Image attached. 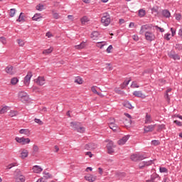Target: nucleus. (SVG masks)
<instances>
[{
  "label": "nucleus",
  "instance_id": "41",
  "mask_svg": "<svg viewBox=\"0 0 182 182\" xmlns=\"http://www.w3.org/2000/svg\"><path fill=\"white\" fill-rule=\"evenodd\" d=\"M105 45H106V42L102 41V42L97 43V48H100V49H102L103 46H105Z\"/></svg>",
  "mask_w": 182,
  "mask_h": 182
},
{
  "label": "nucleus",
  "instance_id": "12",
  "mask_svg": "<svg viewBox=\"0 0 182 182\" xmlns=\"http://www.w3.org/2000/svg\"><path fill=\"white\" fill-rule=\"evenodd\" d=\"M97 178V176H93V175H90V176H85V179L87 180V181H89V182L96 181Z\"/></svg>",
  "mask_w": 182,
  "mask_h": 182
},
{
  "label": "nucleus",
  "instance_id": "1",
  "mask_svg": "<svg viewBox=\"0 0 182 182\" xmlns=\"http://www.w3.org/2000/svg\"><path fill=\"white\" fill-rule=\"evenodd\" d=\"M149 29V26L144 25L141 27V30L139 31L140 35H143L145 32V38L146 41L151 42V41H154V35L150 32L146 31Z\"/></svg>",
  "mask_w": 182,
  "mask_h": 182
},
{
  "label": "nucleus",
  "instance_id": "33",
  "mask_svg": "<svg viewBox=\"0 0 182 182\" xmlns=\"http://www.w3.org/2000/svg\"><path fill=\"white\" fill-rule=\"evenodd\" d=\"M146 158V157L144 155L137 154V161H141V160H144Z\"/></svg>",
  "mask_w": 182,
  "mask_h": 182
},
{
  "label": "nucleus",
  "instance_id": "58",
  "mask_svg": "<svg viewBox=\"0 0 182 182\" xmlns=\"http://www.w3.org/2000/svg\"><path fill=\"white\" fill-rule=\"evenodd\" d=\"M170 36H171V34L166 33L164 35V39H166V41H170Z\"/></svg>",
  "mask_w": 182,
  "mask_h": 182
},
{
  "label": "nucleus",
  "instance_id": "61",
  "mask_svg": "<svg viewBox=\"0 0 182 182\" xmlns=\"http://www.w3.org/2000/svg\"><path fill=\"white\" fill-rule=\"evenodd\" d=\"M46 180L45 178L41 177L36 182H46Z\"/></svg>",
  "mask_w": 182,
  "mask_h": 182
},
{
  "label": "nucleus",
  "instance_id": "9",
  "mask_svg": "<svg viewBox=\"0 0 182 182\" xmlns=\"http://www.w3.org/2000/svg\"><path fill=\"white\" fill-rule=\"evenodd\" d=\"M6 73L8 75H15V71H14V66L9 65L5 68Z\"/></svg>",
  "mask_w": 182,
  "mask_h": 182
},
{
  "label": "nucleus",
  "instance_id": "15",
  "mask_svg": "<svg viewBox=\"0 0 182 182\" xmlns=\"http://www.w3.org/2000/svg\"><path fill=\"white\" fill-rule=\"evenodd\" d=\"M161 15L164 16V18H170L171 16V14L170 13V11L167 9H164L161 11Z\"/></svg>",
  "mask_w": 182,
  "mask_h": 182
},
{
  "label": "nucleus",
  "instance_id": "8",
  "mask_svg": "<svg viewBox=\"0 0 182 182\" xmlns=\"http://www.w3.org/2000/svg\"><path fill=\"white\" fill-rule=\"evenodd\" d=\"M97 147V145L95 143H89L85 144V150H95Z\"/></svg>",
  "mask_w": 182,
  "mask_h": 182
},
{
  "label": "nucleus",
  "instance_id": "43",
  "mask_svg": "<svg viewBox=\"0 0 182 182\" xmlns=\"http://www.w3.org/2000/svg\"><path fill=\"white\" fill-rule=\"evenodd\" d=\"M108 154H112V153H114V149H113V146H107Z\"/></svg>",
  "mask_w": 182,
  "mask_h": 182
},
{
  "label": "nucleus",
  "instance_id": "22",
  "mask_svg": "<svg viewBox=\"0 0 182 182\" xmlns=\"http://www.w3.org/2000/svg\"><path fill=\"white\" fill-rule=\"evenodd\" d=\"M39 19H42V14H36L32 17V21H39Z\"/></svg>",
  "mask_w": 182,
  "mask_h": 182
},
{
  "label": "nucleus",
  "instance_id": "7",
  "mask_svg": "<svg viewBox=\"0 0 182 182\" xmlns=\"http://www.w3.org/2000/svg\"><path fill=\"white\" fill-rule=\"evenodd\" d=\"M130 138V135H127L125 136H123L121 139H119L117 143L119 146H123V144H126V141L129 140Z\"/></svg>",
  "mask_w": 182,
  "mask_h": 182
},
{
  "label": "nucleus",
  "instance_id": "37",
  "mask_svg": "<svg viewBox=\"0 0 182 182\" xmlns=\"http://www.w3.org/2000/svg\"><path fill=\"white\" fill-rule=\"evenodd\" d=\"M75 83H77V85H82L83 83V80L78 77L75 80Z\"/></svg>",
  "mask_w": 182,
  "mask_h": 182
},
{
  "label": "nucleus",
  "instance_id": "5",
  "mask_svg": "<svg viewBox=\"0 0 182 182\" xmlns=\"http://www.w3.org/2000/svg\"><path fill=\"white\" fill-rule=\"evenodd\" d=\"M32 72L29 71L26 76L24 77L23 83L26 86H29V83H31V77H32Z\"/></svg>",
  "mask_w": 182,
  "mask_h": 182
},
{
  "label": "nucleus",
  "instance_id": "62",
  "mask_svg": "<svg viewBox=\"0 0 182 182\" xmlns=\"http://www.w3.org/2000/svg\"><path fill=\"white\" fill-rule=\"evenodd\" d=\"M117 176H118V177H119V178H122V177H124L126 176V173H117Z\"/></svg>",
  "mask_w": 182,
  "mask_h": 182
},
{
  "label": "nucleus",
  "instance_id": "48",
  "mask_svg": "<svg viewBox=\"0 0 182 182\" xmlns=\"http://www.w3.org/2000/svg\"><path fill=\"white\" fill-rule=\"evenodd\" d=\"M143 164H144V166H151V164H153V161H143Z\"/></svg>",
  "mask_w": 182,
  "mask_h": 182
},
{
  "label": "nucleus",
  "instance_id": "46",
  "mask_svg": "<svg viewBox=\"0 0 182 182\" xmlns=\"http://www.w3.org/2000/svg\"><path fill=\"white\" fill-rule=\"evenodd\" d=\"M151 121V117L149 114H146V120H145V123H150V122Z\"/></svg>",
  "mask_w": 182,
  "mask_h": 182
},
{
  "label": "nucleus",
  "instance_id": "36",
  "mask_svg": "<svg viewBox=\"0 0 182 182\" xmlns=\"http://www.w3.org/2000/svg\"><path fill=\"white\" fill-rule=\"evenodd\" d=\"M144 15H146V11L144 9H140L139 11V16H140L141 18H143Z\"/></svg>",
  "mask_w": 182,
  "mask_h": 182
},
{
  "label": "nucleus",
  "instance_id": "14",
  "mask_svg": "<svg viewBox=\"0 0 182 182\" xmlns=\"http://www.w3.org/2000/svg\"><path fill=\"white\" fill-rule=\"evenodd\" d=\"M170 96H171V88H168L165 92L164 97L167 102H170Z\"/></svg>",
  "mask_w": 182,
  "mask_h": 182
},
{
  "label": "nucleus",
  "instance_id": "42",
  "mask_svg": "<svg viewBox=\"0 0 182 182\" xmlns=\"http://www.w3.org/2000/svg\"><path fill=\"white\" fill-rule=\"evenodd\" d=\"M160 173H166V174H168V169H167L166 167H161Z\"/></svg>",
  "mask_w": 182,
  "mask_h": 182
},
{
  "label": "nucleus",
  "instance_id": "59",
  "mask_svg": "<svg viewBox=\"0 0 182 182\" xmlns=\"http://www.w3.org/2000/svg\"><path fill=\"white\" fill-rule=\"evenodd\" d=\"M91 90L93 93H95L96 95H100V93L97 92V90L95 87H92Z\"/></svg>",
  "mask_w": 182,
  "mask_h": 182
},
{
  "label": "nucleus",
  "instance_id": "13",
  "mask_svg": "<svg viewBox=\"0 0 182 182\" xmlns=\"http://www.w3.org/2000/svg\"><path fill=\"white\" fill-rule=\"evenodd\" d=\"M36 83L39 86H43V85H45V77L39 76L37 78Z\"/></svg>",
  "mask_w": 182,
  "mask_h": 182
},
{
  "label": "nucleus",
  "instance_id": "63",
  "mask_svg": "<svg viewBox=\"0 0 182 182\" xmlns=\"http://www.w3.org/2000/svg\"><path fill=\"white\" fill-rule=\"evenodd\" d=\"M171 32L172 36H174V35H176V29L171 28Z\"/></svg>",
  "mask_w": 182,
  "mask_h": 182
},
{
  "label": "nucleus",
  "instance_id": "27",
  "mask_svg": "<svg viewBox=\"0 0 182 182\" xmlns=\"http://www.w3.org/2000/svg\"><path fill=\"white\" fill-rule=\"evenodd\" d=\"M52 52H53V48H50L48 49L44 50L43 51V55H49V53H52Z\"/></svg>",
  "mask_w": 182,
  "mask_h": 182
},
{
  "label": "nucleus",
  "instance_id": "39",
  "mask_svg": "<svg viewBox=\"0 0 182 182\" xmlns=\"http://www.w3.org/2000/svg\"><path fill=\"white\" fill-rule=\"evenodd\" d=\"M130 82L129 80H125L122 85H121V89H124V87H126V86H127V85H129Z\"/></svg>",
  "mask_w": 182,
  "mask_h": 182
},
{
  "label": "nucleus",
  "instance_id": "21",
  "mask_svg": "<svg viewBox=\"0 0 182 182\" xmlns=\"http://www.w3.org/2000/svg\"><path fill=\"white\" fill-rule=\"evenodd\" d=\"M25 14L21 13L18 18L16 20L17 22H25Z\"/></svg>",
  "mask_w": 182,
  "mask_h": 182
},
{
  "label": "nucleus",
  "instance_id": "51",
  "mask_svg": "<svg viewBox=\"0 0 182 182\" xmlns=\"http://www.w3.org/2000/svg\"><path fill=\"white\" fill-rule=\"evenodd\" d=\"M131 160H132V161H137V154L132 155Z\"/></svg>",
  "mask_w": 182,
  "mask_h": 182
},
{
  "label": "nucleus",
  "instance_id": "10",
  "mask_svg": "<svg viewBox=\"0 0 182 182\" xmlns=\"http://www.w3.org/2000/svg\"><path fill=\"white\" fill-rule=\"evenodd\" d=\"M169 58H171V59H173V60H180L181 58L179 56L178 54H176L174 52H171L168 54Z\"/></svg>",
  "mask_w": 182,
  "mask_h": 182
},
{
  "label": "nucleus",
  "instance_id": "40",
  "mask_svg": "<svg viewBox=\"0 0 182 182\" xmlns=\"http://www.w3.org/2000/svg\"><path fill=\"white\" fill-rule=\"evenodd\" d=\"M18 82H19V80H18V78L16 77H13L11 80V85H16V83H18Z\"/></svg>",
  "mask_w": 182,
  "mask_h": 182
},
{
  "label": "nucleus",
  "instance_id": "19",
  "mask_svg": "<svg viewBox=\"0 0 182 182\" xmlns=\"http://www.w3.org/2000/svg\"><path fill=\"white\" fill-rule=\"evenodd\" d=\"M28 154H29L28 150L23 149L22 152L21 153V159H26V157H28Z\"/></svg>",
  "mask_w": 182,
  "mask_h": 182
},
{
  "label": "nucleus",
  "instance_id": "20",
  "mask_svg": "<svg viewBox=\"0 0 182 182\" xmlns=\"http://www.w3.org/2000/svg\"><path fill=\"white\" fill-rule=\"evenodd\" d=\"M20 134H26V136H29L31 134V131L29 129H21L19 131Z\"/></svg>",
  "mask_w": 182,
  "mask_h": 182
},
{
  "label": "nucleus",
  "instance_id": "34",
  "mask_svg": "<svg viewBox=\"0 0 182 182\" xmlns=\"http://www.w3.org/2000/svg\"><path fill=\"white\" fill-rule=\"evenodd\" d=\"M16 14V10L15 9H11L9 12V16L11 18H14Z\"/></svg>",
  "mask_w": 182,
  "mask_h": 182
},
{
  "label": "nucleus",
  "instance_id": "17",
  "mask_svg": "<svg viewBox=\"0 0 182 182\" xmlns=\"http://www.w3.org/2000/svg\"><path fill=\"white\" fill-rule=\"evenodd\" d=\"M144 130V133H149V132H153V130H154V125H149V126L145 127Z\"/></svg>",
  "mask_w": 182,
  "mask_h": 182
},
{
  "label": "nucleus",
  "instance_id": "11",
  "mask_svg": "<svg viewBox=\"0 0 182 182\" xmlns=\"http://www.w3.org/2000/svg\"><path fill=\"white\" fill-rule=\"evenodd\" d=\"M133 95L135 96V97H140L141 99L146 98V95L142 94L141 91H135L133 92Z\"/></svg>",
  "mask_w": 182,
  "mask_h": 182
},
{
  "label": "nucleus",
  "instance_id": "55",
  "mask_svg": "<svg viewBox=\"0 0 182 182\" xmlns=\"http://www.w3.org/2000/svg\"><path fill=\"white\" fill-rule=\"evenodd\" d=\"M173 123H175V124L176 126H178L179 127H181V126H182L181 122H180L178 120L173 121Z\"/></svg>",
  "mask_w": 182,
  "mask_h": 182
},
{
  "label": "nucleus",
  "instance_id": "60",
  "mask_svg": "<svg viewBox=\"0 0 182 182\" xmlns=\"http://www.w3.org/2000/svg\"><path fill=\"white\" fill-rule=\"evenodd\" d=\"M112 49H113V46L110 45L109 46H108V48H107V53H110L112 51Z\"/></svg>",
  "mask_w": 182,
  "mask_h": 182
},
{
  "label": "nucleus",
  "instance_id": "6",
  "mask_svg": "<svg viewBox=\"0 0 182 182\" xmlns=\"http://www.w3.org/2000/svg\"><path fill=\"white\" fill-rule=\"evenodd\" d=\"M116 120L114 119H112V122L109 123V129H112L113 132H117V130H119V127L114 124Z\"/></svg>",
  "mask_w": 182,
  "mask_h": 182
},
{
  "label": "nucleus",
  "instance_id": "38",
  "mask_svg": "<svg viewBox=\"0 0 182 182\" xmlns=\"http://www.w3.org/2000/svg\"><path fill=\"white\" fill-rule=\"evenodd\" d=\"M86 22H89V19L87 18V16H83L81 18V23L82 25H85Z\"/></svg>",
  "mask_w": 182,
  "mask_h": 182
},
{
  "label": "nucleus",
  "instance_id": "24",
  "mask_svg": "<svg viewBox=\"0 0 182 182\" xmlns=\"http://www.w3.org/2000/svg\"><path fill=\"white\" fill-rule=\"evenodd\" d=\"M20 100L23 103H26L27 102H29V95L28 94L24 95L23 97L21 98Z\"/></svg>",
  "mask_w": 182,
  "mask_h": 182
},
{
  "label": "nucleus",
  "instance_id": "35",
  "mask_svg": "<svg viewBox=\"0 0 182 182\" xmlns=\"http://www.w3.org/2000/svg\"><path fill=\"white\" fill-rule=\"evenodd\" d=\"M16 141H17V143H23L25 141V137H21L19 138L18 136H16L15 138Z\"/></svg>",
  "mask_w": 182,
  "mask_h": 182
},
{
  "label": "nucleus",
  "instance_id": "25",
  "mask_svg": "<svg viewBox=\"0 0 182 182\" xmlns=\"http://www.w3.org/2000/svg\"><path fill=\"white\" fill-rule=\"evenodd\" d=\"M43 174H44L45 176H43V178H45L46 180H48V178H52V174L49 173L48 172L46 171H43Z\"/></svg>",
  "mask_w": 182,
  "mask_h": 182
},
{
  "label": "nucleus",
  "instance_id": "2",
  "mask_svg": "<svg viewBox=\"0 0 182 182\" xmlns=\"http://www.w3.org/2000/svg\"><path fill=\"white\" fill-rule=\"evenodd\" d=\"M70 127L78 132V133H85V127L80 126V123L71 122Z\"/></svg>",
  "mask_w": 182,
  "mask_h": 182
},
{
  "label": "nucleus",
  "instance_id": "57",
  "mask_svg": "<svg viewBox=\"0 0 182 182\" xmlns=\"http://www.w3.org/2000/svg\"><path fill=\"white\" fill-rule=\"evenodd\" d=\"M17 42H18L19 46H23V45H25V43L23 42V41H22L21 39H18Z\"/></svg>",
  "mask_w": 182,
  "mask_h": 182
},
{
  "label": "nucleus",
  "instance_id": "23",
  "mask_svg": "<svg viewBox=\"0 0 182 182\" xmlns=\"http://www.w3.org/2000/svg\"><path fill=\"white\" fill-rule=\"evenodd\" d=\"M85 47H86V43L83 41L80 45L75 46V49H78V50L83 49Z\"/></svg>",
  "mask_w": 182,
  "mask_h": 182
},
{
  "label": "nucleus",
  "instance_id": "29",
  "mask_svg": "<svg viewBox=\"0 0 182 182\" xmlns=\"http://www.w3.org/2000/svg\"><path fill=\"white\" fill-rule=\"evenodd\" d=\"M99 37V32L97 31H93L91 34V38L92 39H93L95 41V39H96V38Z\"/></svg>",
  "mask_w": 182,
  "mask_h": 182
},
{
  "label": "nucleus",
  "instance_id": "18",
  "mask_svg": "<svg viewBox=\"0 0 182 182\" xmlns=\"http://www.w3.org/2000/svg\"><path fill=\"white\" fill-rule=\"evenodd\" d=\"M156 178H159V175H157V173H154L151 176V179L146 180V182H156Z\"/></svg>",
  "mask_w": 182,
  "mask_h": 182
},
{
  "label": "nucleus",
  "instance_id": "3",
  "mask_svg": "<svg viewBox=\"0 0 182 182\" xmlns=\"http://www.w3.org/2000/svg\"><path fill=\"white\" fill-rule=\"evenodd\" d=\"M110 16L107 15V13L105 14L101 18V22L105 26H108L110 24Z\"/></svg>",
  "mask_w": 182,
  "mask_h": 182
},
{
  "label": "nucleus",
  "instance_id": "4",
  "mask_svg": "<svg viewBox=\"0 0 182 182\" xmlns=\"http://www.w3.org/2000/svg\"><path fill=\"white\" fill-rule=\"evenodd\" d=\"M119 123L125 127H130V126H132V119L122 118V119L119 120Z\"/></svg>",
  "mask_w": 182,
  "mask_h": 182
},
{
  "label": "nucleus",
  "instance_id": "56",
  "mask_svg": "<svg viewBox=\"0 0 182 182\" xmlns=\"http://www.w3.org/2000/svg\"><path fill=\"white\" fill-rule=\"evenodd\" d=\"M31 143V139L29 138H25L24 141H23V144H29Z\"/></svg>",
  "mask_w": 182,
  "mask_h": 182
},
{
  "label": "nucleus",
  "instance_id": "64",
  "mask_svg": "<svg viewBox=\"0 0 182 182\" xmlns=\"http://www.w3.org/2000/svg\"><path fill=\"white\" fill-rule=\"evenodd\" d=\"M132 87H139V85L134 82H132Z\"/></svg>",
  "mask_w": 182,
  "mask_h": 182
},
{
  "label": "nucleus",
  "instance_id": "49",
  "mask_svg": "<svg viewBox=\"0 0 182 182\" xmlns=\"http://www.w3.org/2000/svg\"><path fill=\"white\" fill-rule=\"evenodd\" d=\"M36 9H37V11H43V5L38 4L36 6Z\"/></svg>",
  "mask_w": 182,
  "mask_h": 182
},
{
  "label": "nucleus",
  "instance_id": "44",
  "mask_svg": "<svg viewBox=\"0 0 182 182\" xmlns=\"http://www.w3.org/2000/svg\"><path fill=\"white\" fill-rule=\"evenodd\" d=\"M10 117H14V116H18V112L16 111H11L9 114Z\"/></svg>",
  "mask_w": 182,
  "mask_h": 182
},
{
  "label": "nucleus",
  "instance_id": "52",
  "mask_svg": "<svg viewBox=\"0 0 182 182\" xmlns=\"http://www.w3.org/2000/svg\"><path fill=\"white\" fill-rule=\"evenodd\" d=\"M34 122H35L36 123H38V124H40V126H42V124H43V122H42L40 119L36 118V119H34Z\"/></svg>",
  "mask_w": 182,
  "mask_h": 182
},
{
  "label": "nucleus",
  "instance_id": "45",
  "mask_svg": "<svg viewBox=\"0 0 182 182\" xmlns=\"http://www.w3.org/2000/svg\"><path fill=\"white\" fill-rule=\"evenodd\" d=\"M0 42L3 43V45H6V38L4 36L0 37Z\"/></svg>",
  "mask_w": 182,
  "mask_h": 182
},
{
  "label": "nucleus",
  "instance_id": "54",
  "mask_svg": "<svg viewBox=\"0 0 182 182\" xmlns=\"http://www.w3.org/2000/svg\"><path fill=\"white\" fill-rule=\"evenodd\" d=\"M175 19H176V21H181V15L180 14H176L175 15Z\"/></svg>",
  "mask_w": 182,
  "mask_h": 182
},
{
  "label": "nucleus",
  "instance_id": "50",
  "mask_svg": "<svg viewBox=\"0 0 182 182\" xmlns=\"http://www.w3.org/2000/svg\"><path fill=\"white\" fill-rule=\"evenodd\" d=\"M151 144L153 146H159V144H160V141H159V140H153V141H151Z\"/></svg>",
  "mask_w": 182,
  "mask_h": 182
},
{
  "label": "nucleus",
  "instance_id": "28",
  "mask_svg": "<svg viewBox=\"0 0 182 182\" xmlns=\"http://www.w3.org/2000/svg\"><path fill=\"white\" fill-rule=\"evenodd\" d=\"M39 151V147L37 145H33V156H35L36 153Z\"/></svg>",
  "mask_w": 182,
  "mask_h": 182
},
{
  "label": "nucleus",
  "instance_id": "31",
  "mask_svg": "<svg viewBox=\"0 0 182 182\" xmlns=\"http://www.w3.org/2000/svg\"><path fill=\"white\" fill-rule=\"evenodd\" d=\"M8 109H9V107H3L1 109H0V114H4V113H6V112H8Z\"/></svg>",
  "mask_w": 182,
  "mask_h": 182
},
{
  "label": "nucleus",
  "instance_id": "53",
  "mask_svg": "<svg viewBox=\"0 0 182 182\" xmlns=\"http://www.w3.org/2000/svg\"><path fill=\"white\" fill-rule=\"evenodd\" d=\"M53 16L54 19H59V14L55 13V11H53Z\"/></svg>",
  "mask_w": 182,
  "mask_h": 182
},
{
  "label": "nucleus",
  "instance_id": "47",
  "mask_svg": "<svg viewBox=\"0 0 182 182\" xmlns=\"http://www.w3.org/2000/svg\"><path fill=\"white\" fill-rule=\"evenodd\" d=\"M175 49H176L177 50H182V44H176Z\"/></svg>",
  "mask_w": 182,
  "mask_h": 182
},
{
  "label": "nucleus",
  "instance_id": "30",
  "mask_svg": "<svg viewBox=\"0 0 182 182\" xmlns=\"http://www.w3.org/2000/svg\"><path fill=\"white\" fill-rule=\"evenodd\" d=\"M123 106L124 107H127V109H133V106H132V104L129 102L128 101L123 103Z\"/></svg>",
  "mask_w": 182,
  "mask_h": 182
},
{
  "label": "nucleus",
  "instance_id": "16",
  "mask_svg": "<svg viewBox=\"0 0 182 182\" xmlns=\"http://www.w3.org/2000/svg\"><path fill=\"white\" fill-rule=\"evenodd\" d=\"M33 170L34 173H42L43 169L41 166L36 165L33 167Z\"/></svg>",
  "mask_w": 182,
  "mask_h": 182
},
{
  "label": "nucleus",
  "instance_id": "32",
  "mask_svg": "<svg viewBox=\"0 0 182 182\" xmlns=\"http://www.w3.org/2000/svg\"><path fill=\"white\" fill-rule=\"evenodd\" d=\"M26 95H28V93L24 91H20L18 94L19 100H21V99L26 96Z\"/></svg>",
  "mask_w": 182,
  "mask_h": 182
},
{
  "label": "nucleus",
  "instance_id": "26",
  "mask_svg": "<svg viewBox=\"0 0 182 182\" xmlns=\"http://www.w3.org/2000/svg\"><path fill=\"white\" fill-rule=\"evenodd\" d=\"M16 182H25V176L23 175H21L20 176H18L16 178Z\"/></svg>",
  "mask_w": 182,
  "mask_h": 182
}]
</instances>
